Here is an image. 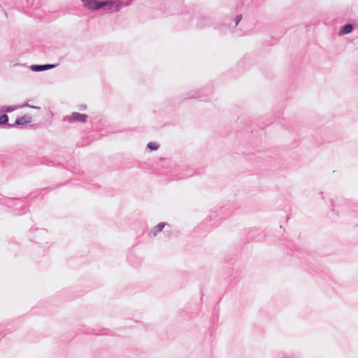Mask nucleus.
I'll list each match as a JSON object with an SVG mask.
<instances>
[{"instance_id":"obj_12","label":"nucleus","mask_w":358,"mask_h":358,"mask_svg":"<svg viewBox=\"0 0 358 358\" xmlns=\"http://www.w3.org/2000/svg\"><path fill=\"white\" fill-rule=\"evenodd\" d=\"M22 106H27V107H30V108H35V109H40V107H38V106H30L29 104H24Z\"/></svg>"},{"instance_id":"obj_8","label":"nucleus","mask_w":358,"mask_h":358,"mask_svg":"<svg viewBox=\"0 0 358 358\" xmlns=\"http://www.w3.org/2000/svg\"><path fill=\"white\" fill-rule=\"evenodd\" d=\"M17 108H18L17 106H3L1 108V110L5 113H10V112L15 110Z\"/></svg>"},{"instance_id":"obj_13","label":"nucleus","mask_w":358,"mask_h":358,"mask_svg":"<svg viewBox=\"0 0 358 358\" xmlns=\"http://www.w3.org/2000/svg\"><path fill=\"white\" fill-rule=\"evenodd\" d=\"M39 234H46V231H44V230H41V231H39Z\"/></svg>"},{"instance_id":"obj_11","label":"nucleus","mask_w":358,"mask_h":358,"mask_svg":"<svg viewBox=\"0 0 358 358\" xmlns=\"http://www.w3.org/2000/svg\"><path fill=\"white\" fill-rule=\"evenodd\" d=\"M242 16L241 15H238L236 17V25H238L239 22L241 20Z\"/></svg>"},{"instance_id":"obj_1","label":"nucleus","mask_w":358,"mask_h":358,"mask_svg":"<svg viewBox=\"0 0 358 358\" xmlns=\"http://www.w3.org/2000/svg\"><path fill=\"white\" fill-rule=\"evenodd\" d=\"M87 119V115L86 114H82L78 112H73L69 115H66L63 117L64 122H67L69 123H74L76 122H85Z\"/></svg>"},{"instance_id":"obj_7","label":"nucleus","mask_w":358,"mask_h":358,"mask_svg":"<svg viewBox=\"0 0 358 358\" xmlns=\"http://www.w3.org/2000/svg\"><path fill=\"white\" fill-rule=\"evenodd\" d=\"M166 225V223L164 222H160L157 226L155 227V228L152 229V233L154 236H156L159 232L162 231V229L164 228Z\"/></svg>"},{"instance_id":"obj_15","label":"nucleus","mask_w":358,"mask_h":358,"mask_svg":"<svg viewBox=\"0 0 358 358\" xmlns=\"http://www.w3.org/2000/svg\"><path fill=\"white\" fill-rule=\"evenodd\" d=\"M194 97H196V96H189V98H194Z\"/></svg>"},{"instance_id":"obj_4","label":"nucleus","mask_w":358,"mask_h":358,"mask_svg":"<svg viewBox=\"0 0 358 358\" xmlns=\"http://www.w3.org/2000/svg\"><path fill=\"white\" fill-rule=\"evenodd\" d=\"M31 120H32L31 115H29V114H26L24 116L16 119L14 124H8L7 127L10 128V127H13L15 125H24L27 123L31 122Z\"/></svg>"},{"instance_id":"obj_10","label":"nucleus","mask_w":358,"mask_h":358,"mask_svg":"<svg viewBox=\"0 0 358 358\" xmlns=\"http://www.w3.org/2000/svg\"><path fill=\"white\" fill-rule=\"evenodd\" d=\"M147 147L151 150H157L159 148V145L154 142H150Z\"/></svg>"},{"instance_id":"obj_2","label":"nucleus","mask_w":358,"mask_h":358,"mask_svg":"<svg viewBox=\"0 0 358 358\" xmlns=\"http://www.w3.org/2000/svg\"><path fill=\"white\" fill-rule=\"evenodd\" d=\"M102 4V8L109 12H117L123 7L122 3L120 1L103 0Z\"/></svg>"},{"instance_id":"obj_6","label":"nucleus","mask_w":358,"mask_h":358,"mask_svg":"<svg viewBox=\"0 0 358 358\" xmlns=\"http://www.w3.org/2000/svg\"><path fill=\"white\" fill-rule=\"evenodd\" d=\"M354 29V26L352 24H347L344 25L338 31L339 36H343L351 33Z\"/></svg>"},{"instance_id":"obj_9","label":"nucleus","mask_w":358,"mask_h":358,"mask_svg":"<svg viewBox=\"0 0 358 358\" xmlns=\"http://www.w3.org/2000/svg\"><path fill=\"white\" fill-rule=\"evenodd\" d=\"M8 120V117L7 115H0V125L1 124H8L7 122Z\"/></svg>"},{"instance_id":"obj_3","label":"nucleus","mask_w":358,"mask_h":358,"mask_svg":"<svg viewBox=\"0 0 358 358\" xmlns=\"http://www.w3.org/2000/svg\"><path fill=\"white\" fill-rule=\"evenodd\" d=\"M85 7L92 10H97L103 7V0H83Z\"/></svg>"},{"instance_id":"obj_14","label":"nucleus","mask_w":358,"mask_h":358,"mask_svg":"<svg viewBox=\"0 0 358 358\" xmlns=\"http://www.w3.org/2000/svg\"><path fill=\"white\" fill-rule=\"evenodd\" d=\"M80 110H85L86 108V106H80Z\"/></svg>"},{"instance_id":"obj_5","label":"nucleus","mask_w":358,"mask_h":358,"mask_svg":"<svg viewBox=\"0 0 358 358\" xmlns=\"http://www.w3.org/2000/svg\"><path fill=\"white\" fill-rule=\"evenodd\" d=\"M57 64H43V65H38V64H34L31 66V69L33 71H43L49 70L51 69H53L56 67Z\"/></svg>"}]
</instances>
